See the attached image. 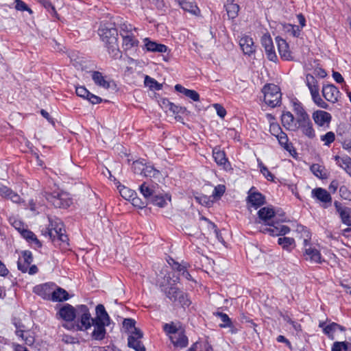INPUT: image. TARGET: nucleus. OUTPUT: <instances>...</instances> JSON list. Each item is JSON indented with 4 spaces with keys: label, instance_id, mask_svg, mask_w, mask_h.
<instances>
[{
    "label": "nucleus",
    "instance_id": "58836bf2",
    "mask_svg": "<svg viewBox=\"0 0 351 351\" xmlns=\"http://www.w3.org/2000/svg\"><path fill=\"white\" fill-rule=\"evenodd\" d=\"M334 159L336 161L337 164L346 171L348 169L349 170V168L351 167V158L348 156H345L343 157L335 156L334 157Z\"/></svg>",
    "mask_w": 351,
    "mask_h": 351
},
{
    "label": "nucleus",
    "instance_id": "39448f33",
    "mask_svg": "<svg viewBox=\"0 0 351 351\" xmlns=\"http://www.w3.org/2000/svg\"><path fill=\"white\" fill-rule=\"evenodd\" d=\"M263 93H264V101L267 106L274 108L281 104L282 93L277 85L274 84L265 85Z\"/></svg>",
    "mask_w": 351,
    "mask_h": 351
},
{
    "label": "nucleus",
    "instance_id": "20e7f679",
    "mask_svg": "<svg viewBox=\"0 0 351 351\" xmlns=\"http://www.w3.org/2000/svg\"><path fill=\"white\" fill-rule=\"evenodd\" d=\"M306 84L309 89L314 104L321 108L328 109L329 105L319 95L318 82L313 75L308 73L306 75Z\"/></svg>",
    "mask_w": 351,
    "mask_h": 351
},
{
    "label": "nucleus",
    "instance_id": "412c9836",
    "mask_svg": "<svg viewBox=\"0 0 351 351\" xmlns=\"http://www.w3.org/2000/svg\"><path fill=\"white\" fill-rule=\"evenodd\" d=\"M315 123L319 126H324L326 123L328 124L331 120L330 113L323 110H316L312 116Z\"/></svg>",
    "mask_w": 351,
    "mask_h": 351
},
{
    "label": "nucleus",
    "instance_id": "f257e3e1",
    "mask_svg": "<svg viewBox=\"0 0 351 351\" xmlns=\"http://www.w3.org/2000/svg\"><path fill=\"white\" fill-rule=\"evenodd\" d=\"M57 315L67 322H73L77 319V323L76 324H72L71 326L67 324H63V327L66 329L84 331L90 326L88 320L90 318V313L86 305L81 304L74 307L66 303L59 309Z\"/></svg>",
    "mask_w": 351,
    "mask_h": 351
},
{
    "label": "nucleus",
    "instance_id": "a211bd4d",
    "mask_svg": "<svg viewBox=\"0 0 351 351\" xmlns=\"http://www.w3.org/2000/svg\"><path fill=\"white\" fill-rule=\"evenodd\" d=\"M95 314V317L94 318L92 317V321L101 324L104 323L108 326L110 324V317L103 304H99L96 306Z\"/></svg>",
    "mask_w": 351,
    "mask_h": 351
},
{
    "label": "nucleus",
    "instance_id": "393cba45",
    "mask_svg": "<svg viewBox=\"0 0 351 351\" xmlns=\"http://www.w3.org/2000/svg\"><path fill=\"white\" fill-rule=\"evenodd\" d=\"M282 125L287 130L295 132V118L290 112H283L281 117Z\"/></svg>",
    "mask_w": 351,
    "mask_h": 351
},
{
    "label": "nucleus",
    "instance_id": "0eeeda50",
    "mask_svg": "<svg viewBox=\"0 0 351 351\" xmlns=\"http://www.w3.org/2000/svg\"><path fill=\"white\" fill-rule=\"evenodd\" d=\"M295 131L300 130L302 134L308 138L315 137V132L309 116L295 119Z\"/></svg>",
    "mask_w": 351,
    "mask_h": 351
},
{
    "label": "nucleus",
    "instance_id": "7ed1b4c3",
    "mask_svg": "<svg viewBox=\"0 0 351 351\" xmlns=\"http://www.w3.org/2000/svg\"><path fill=\"white\" fill-rule=\"evenodd\" d=\"M47 234L55 245H62L64 247L69 245L68 236L60 220L54 222L50 221Z\"/></svg>",
    "mask_w": 351,
    "mask_h": 351
},
{
    "label": "nucleus",
    "instance_id": "4d7b16f0",
    "mask_svg": "<svg viewBox=\"0 0 351 351\" xmlns=\"http://www.w3.org/2000/svg\"><path fill=\"white\" fill-rule=\"evenodd\" d=\"M321 140L324 142L325 145H329L335 140V135L332 132H328L321 136Z\"/></svg>",
    "mask_w": 351,
    "mask_h": 351
},
{
    "label": "nucleus",
    "instance_id": "ddd939ff",
    "mask_svg": "<svg viewBox=\"0 0 351 351\" xmlns=\"http://www.w3.org/2000/svg\"><path fill=\"white\" fill-rule=\"evenodd\" d=\"M312 197L323 203V207L326 208L331 205L332 197L324 189L316 188L312 190Z\"/></svg>",
    "mask_w": 351,
    "mask_h": 351
},
{
    "label": "nucleus",
    "instance_id": "e433bc0d",
    "mask_svg": "<svg viewBox=\"0 0 351 351\" xmlns=\"http://www.w3.org/2000/svg\"><path fill=\"white\" fill-rule=\"evenodd\" d=\"M143 176L145 178H154L159 180L161 173L153 166L146 165Z\"/></svg>",
    "mask_w": 351,
    "mask_h": 351
},
{
    "label": "nucleus",
    "instance_id": "bf43d9fd",
    "mask_svg": "<svg viewBox=\"0 0 351 351\" xmlns=\"http://www.w3.org/2000/svg\"><path fill=\"white\" fill-rule=\"evenodd\" d=\"M15 8L17 10L27 11L30 14L32 13V10L22 0H15Z\"/></svg>",
    "mask_w": 351,
    "mask_h": 351
},
{
    "label": "nucleus",
    "instance_id": "052dcab7",
    "mask_svg": "<svg viewBox=\"0 0 351 351\" xmlns=\"http://www.w3.org/2000/svg\"><path fill=\"white\" fill-rule=\"evenodd\" d=\"M58 197H59L60 203L62 204V208H68L71 205V201L69 198L67 197L66 194L58 192Z\"/></svg>",
    "mask_w": 351,
    "mask_h": 351
},
{
    "label": "nucleus",
    "instance_id": "bb28decb",
    "mask_svg": "<svg viewBox=\"0 0 351 351\" xmlns=\"http://www.w3.org/2000/svg\"><path fill=\"white\" fill-rule=\"evenodd\" d=\"M21 235L29 243H34L36 247H41L42 243L37 239L36 234L29 230L23 229Z\"/></svg>",
    "mask_w": 351,
    "mask_h": 351
},
{
    "label": "nucleus",
    "instance_id": "e2e57ef3",
    "mask_svg": "<svg viewBox=\"0 0 351 351\" xmlns=\"http://www.w3.org/2000/svg\"><path fill=\"white\" fill-rule=\"evenodd\" d=\"M75 92L77 96L86 99L90 93L89 90H87L84 86L76 87Z\"/></svg>",
    "mask_w": 351,
    "mask_h": 351
},
{
    "label": "nucleus",
    "instance_id": "09e8293b",
    "mask_svg": "<svg viewBox=\"0 0 351 351\" xmlns=\"http://www.w3.org/2000/svg\"><path fill=\"white\" fill-rule=\"evenodd\" d=\"M119 193L124 199L129 201H131L133 197L136 195L134 191H132L125 186H122L119 190Z\"/></svg>",
    "mask_w": 351,
    "mask_h": 351
},
{
    "label": "nucleus",
    "instance_id": "3c124183",
    "mask_svg": "<svg viewBox=\"0 0 351 351\" xmlns=\"http://www.w3.org/2000/svg\"><path fill=\"white\" fill-rule=\"evenodd\" d=\"M163 330L167 334H171L173 335H175L176 334L180 332L179 328L174 324L173 322L165 324L163 326Z\"/></svg>",
    "mask_w": 351,
    "mask_h": 351
},
{
    "label": "nucleus",
    "instance_id": "c9c22d12",
    "mask_svg": "<svg viewBox=\"0 0 351 351\" xmlns=\"http://www.w3.org/2000/svg\"><path fill=\"white\" fill-rule=\"evenodd\" d=\"M213 315L217 317H219L223 322L222 324H219L220 328H233V324L226 313L217 311L214 312Z\"/></svg>",
    "mask_w": 351,
    "mask_h": 351
},
{
    "label": "nucleus",
    "instance_id": "473e14b6",
    "mask_svg": "<svg viewBox=\"0 0 351 351\" xmlns=\"http://www.w3.org/2000/svg\"><path fill=\"white\" fill-rule=\"evenodd\" d=\"M310 169L316 177L320 179H326L328 178L325 167L319 164L312 165Z\"/></svg>",
    "mask_w": 351,
    "mask_h": 351
},
{
    "label": "nucleus",
    "instance_id": "2f4dec72",
    "mask_svg": "<svg viewBox=\"0 0 351 351\" xmlns=\"http://www.w3.org/2000/svg\"><path fill=\"white\" fill-rule=\"evenodd\" d=\"M337 330L343 332L346 330V328L335 322H332L324 328V334L329 338L333 339V333Z\"/></svg>",
    "mask_w": 351,
    "mask_h": 351
},
{
    "label": "nucleus",
    "instance_id": "13d9d810",
    "mask_svg": "<svg viewBox=\"0 0 351 351\" xmlns=\"http://www.w3.org/2000/svg\"><path fill=\"white\" fill-rule=\"evenodd\" d=\"M171 263L169 262V263L171 265L172 269L179 273H180L184 267H189V264L186 263H179L173 259H171Z\"/></svg>",
    "mask_w": 351,
    "mask_h": 351
},
{
    "label": "nucleus",
    "instance_id": "4c0bfd02",
    "mask_svg": "<svg viewBox=\"0 0 351 351\" xmlns=\"http://www.w3.org/2000/svg\"><path fill=\"white\" fill-rule=\"evenodd\" d=\"M144 84L145 86L149 88L152 90H160L162 88V84L158 82L154 78L145 75L144 80Z\"/></svg>",
    "mask_w": 351,
    "mask_h": 351
},
{
    "label": "nucleus",
    "instance_id": "0e129e2a",
    "mask_svg": "<svg viewBox=\"0 0 351 351\" xmlns=\"http://www.w3.org/2000/svg\"><path fill=\"white\" fill-rule=\"evenodd\" d=\"M169 110L172 112L173 114H184L186 111V108L185 107L176 106L172 103Z\"/></svg>",
    "mask_w": 351,
    "mask_h": 351
},
{
    "label": "nucleus",
    "instance_id": "6e6552de",
    "mask_svg": "<svg viewBox=\"0 0 351 351\" xmlns=\"http://www.w3.org/2000/svg\"><path fill=\"white\" fill-rule=\"evenodd\" d=\"M89 327L84 330H87L90 329L91 326H93V330L90 333V338L93 341H102L105 339L106 335L107 334L106 327L108 326L104 323H99L97 322L92 321V317L90 316V319L88 320Z\"/></svg>",
    "mask_w": 351,
    "mask_h": 351
},
{
    "label": "nucleus",
    "instance_id": "79ce46f5",
    "mask_svg": "<svg viewBox=\"0 0 351 351\" xmlns=\"http://www.w3.org/2000/svg\"><path fill=\"white\" fill-rule=\"evenodd\" d=\"M120 35L123 36L125 35H131L136 32L137 29L133 27L130 23L124 22L120 25Z\"/></svg>",
    "mask_w": 351,
    "mask_h": 351
},
{
    "label": "nucleus",
    "instance_id": "338daca9",
    "mask_svg": "<svg viewBox=\"0 0 351 351\" xmlns=\"http://www.w3.org/2000/svg\"><path fill=\"white\" fill-rule=\"evenodd\" d=\"M213 107L216 110L217 114L221 118H224L226 115V109L219 104H213Z\"/></svg>",
    "mask_w": 351,
    "mask_h": 351
},
{
    "label": "nucleus",
    "instance_id": "5fc2aeb1",
    "mask_svg": "<svg viewBox=\"0 0 351 351\" xmlns=\"http://www.w3.org/2000/svg\"><path fill=\"white\" fill-rule=\"evenodd\" d=\"M154 205L158 206L159 207H164L165 206L166 200L162 196L155 195L153 196L149 200Z\"/></svg>",
    "mask_w": 351,
    "mask_h": 351
},
{
    "label": "nucleus",
    "instance_id": "aec40b11",
    "mask_svg": "<svg viewBox=\"0 0 351 351\" xmlns=\"http://www.w3.org/2000/svg\"><path fill=\"white\" fill-rule=\"evenodd\" d=\"M239 45L245 54L250 56L256 51L253 39L247 36H243L240 39Z\"/></svg>",
    "mask_w": 351,
    "mask_h": 351
},
{
    "label": "nucleus",
    "instance_id": "864d4df0",
    "mask_svg": "<svg viewBox=\"0 0 351 351\" xmlns=\"http://www.w3.org/2000/svg\"><path fill=\"white\" fill-rule=\"evenodd\" d=\"M259 167L261 172L265 176V178L269 181H274V176L269 171L267 167H265L262 162L259 163Z\"/></svg>",
    "mask_w": 351,
    "mask_h": 351
},
{
    "label": "nucleus",
    "instance_id": "6ab92c4d",
    "mask_svg": "<svg viewBox=\"0 0 351 351\" xmlns=\"http://www.w3.org/2000/svg\"><path fill=\"white\" fill-rule=\"evenodd\" d=\"M179 6L185 12H188L195 16L200 14V10L193 0H174Z\"/></svg>",
    "mask_w": 351,
    "mask_h": 351
},
{
    "label": "nucleus",
    "instance_id": "1a4fd4ad",
    "mask_svg": "<svg viewBox=\"0 0 351 351\" xmlns=\"http://www.w3.org/2000/svg\"><path fill=\"white\" fill-rule=\"evenodd\" d=\"M304 252L303 256L306 261L311 263H322L324 260L320 252L315 247H313L307 239L304 240Z\"/></svg>",
    "mask_w": 351,
    "mask_h": 351
},
{
    "label": "nucleus",
    "instance_id": "cd10ccee",
    "mask_svg": "<svg viewBox=\"0 0 351 351\" xmlns=\"http://www.w3.org/2000/svg\"><path fill=\"white\" fill-rule=\"evenodd\" d=\"M69 298L68 292L61 287H58L51 293V300L53 302L66 301Z\"/></svg>",
    "mask_w": 351,
    "mask_h": 351
},
{
    "label": "nucleus",
    "instance_id": "603ef678",
    "mask_svg": "<svg viewBox=\"0 0 351 351\" xmlns=\"http://www.w3.org/2000/svg\"><path fill=\"white\" fill-rule=\"evenodd\" d=\"M146 164L138 160H136L132 164V169L135 173L143 175Z\"/></svg>",
    "mask_w": 351,
    "mask_h": 351
},
{
    "label": "nucleus",
    "instance_id": "9d476101",
    "mask_svg": "<svg viewBox=\"0 0 351 351\" xmlns=\"http://www.w3.org/2000/svg\"><path fill=\"white\" fill-rule=\"evenodd\" d=\"M143 337V332L142 330H136V332H132L128 336V346L135 351H146V348L141 341Z\"/></svg>",
    "mask_w": 351,
    "mask_h": 351
},
{
    "label": "nucleus",
    "instance_id": "c03bdc74",
    "mask_svg": "<svg viewBox=\"0 0 351 351\" xmlns=\"http://www.w3.org/2000/svg\"><path fill=\"white\" fill-rule=\"evenodd\" d=\"M47 200L53 205L56 208H62V204L60 203L58 192H53V193H47Z\"/></svg>",
    "mask_w": 351,
    "mask_h": 351
},
{
    "label": "nucleus",
    "instance_id": "a19ab883",
    "mask_svg": "<svg viewBox=\"0 0 351 351\" xmlns=\"http://www.w3.org/2000/svg\"><path fill=\"white\" fill-rule=\"evenodd\" d=\"M279 144L287 152L291 153L293 146L291 143H289V138L286 133L282 132L279 136L276 137Z\"/></svg>",
    "mask_w": 351,
    "mask_h": 351
},
{
    "label": "nucleus",
    "instance_id": "680f3d73",
    "mask_svg": "<svg viewBox=\"0 0 351 351\" xmlns=\"http://www.w3.org/2000/svg\"><path fill=\"white\" fill-rule=\"evenodd\" d=\"M270 133L277 137L282 133L283 131L282 130L280 125L277 123H271L269 127Z\"/></svg>",
    "mask_w": 351,
    "mask_h": 351
},
{
    "label": "nucleus",
    "instance_id": "f03ea898",
    "mask_svg": "<svg viewBox=\"0 0 351 351\" xmlns=\"http://www.w3.org/2000/svg\"><path fill=\"white\" fill-rule=\"evenodd\" d=\"M98 34L102 41L106 44L108 52H115L114 56L120 53L118 46V30L115 27L114 23H101L98 29Z\"/></svg>",
    "mask_w": 351,
    "mask_h": 351
},
{
    "label": "nucleus",
    "instance_id": "b1692460",
    "mask_svg": "<svg viewBox=\"0 0 351 351\" xmlns=\"http://www.w3.org/2000/svg\"><path fill=\"white\" fill-rule=\"evenodd\" d=\"M170 339L174 346L183 348L187 346L189 341L184 331H180L175 335L170 337Z\"/></svg>",
    "mask_w": 351,
    "mask_h": 351
},
{
    "label": "nucleus",
    "instance_id": "c85d7f7f",
    "mask_svg": "<svg viewBox=\"0 0 351 351\" xmlns=\"http://www.w3.org/2000/svg\"><path fill=\"white\" fill-rule=\"evenodd\" d=\"M91 76L96 85L106 89L110 88V82L106 80L104 76L101 72L93 71Z\"/></svg>",
    "mask_w": 351,
    "mask_h": 351
},
{
    "label": "nucleus",
    "instance_id": "774afa93",
    "mask_svg": "<svg viewBox=\"0 0 351 351\" xmlns=\"http://www.w3.org/2000/svg\"><path fill=\"white\" fill-rule=\"evenodd\" d=\"M185 96L190 98L191 99H192L194 101H197L199 100V93L194 90L189 89L188 91H186Z\"/></svg>",
    "mask_w": 351,
    "mask_h": 351
},
{
    "label": "nucleus",
    "instance_id": "f3484780",
    "mask_svg": "<svg viewBox=\"0 0 351 351\" xmlns=\"http://www.w3.org/2000/svg\"><path fill=\"white\" fill-rule=\"evenodd\" d=\"M213 156L215 161L219 166H222L226 171L232 169L230 162L226 158V154L223 151L215 148L213 151Z\"/></svg>",
    "mask_w": 351,
    "mask_h": 351
},
{
    "label": "nucleus",
    "instance_id": "423d86ee",
    "mask_svg": "<svg viewBox=\"0 0 351 351\" xmlns=\"http://www.w3.org/2000/svg\"><path fill=\"white\" fill-rule=\"evenodd\" d=\"M167 298L174 303H178L182 306H189L191 304L187 294L180 290L174 285L168 286L162 289Z\"/></svg>",
    "mask_w": 351,
    "mask_h": 351
},
{
    "label": "nucleus",
    "instance_id": "4468645a",
    "mask_svg": "<svg viewBox=\"0 0 351 351\" xmlns=\"http://www.w3.org/2000/svg\"><path fill=\"white\" fill-rule=\"evenodd\" d=\"M254 187H252L248 191V195L247 197V204H250L252 207L258 208L265 204V197L260 192L254 191Z\"/></svg>",
    "mask_w": 351,
    "mask_h": 351
},
{
    "label": "nucleus",
    "instance_id": "4be33fe9",
    "mask_svg": "<svg viewBox=\"0 0 351 351\" xmlns=\"http://www.w3.org/2000/svg\"><path fill=\"white\" fill-rule=\"evenodd\" d=\"M258 218L263 223H267L274 220L276 217L275 212L271 207H263L258 212Z\"/></svg>",
    "mask_w": 351,
    "mask_h": 351
},
{
    "label": "nucleus",
    "instance_id": "f704fd0d",
    "mask_svg": "<svg viewBox=\"0 0 351 351\" xmlns=\"http://www.w3.org/2000/svg\"><path fill=\"white\" fill-rule=\"evenodd\" d=\"M267 226L263 228L261 231L264 234H268L270 236L276 237L278 236V229L277 222L274 220H272L271 222L265 223Z\"/></svg>",
    "mask_w": 351,
    "mask_h": 351
},
{
    "label": "nucleus",
    "instance_id": "f8f14e48",
    "mask_svg": "<svg viewBox=\"0 0 351 351\" xmlns=\"http://www.w3.org/2000/svg\"><path fill=\"white\" fill-rule=\"evenodd\" d=\"M322 95L329 102L335 104L338 101L340 92L333 84L324 85L322 90Z\"/></svg>",
    "mask_w": 351,
    "mask_h": 351
},
{
    "label": "nucleus",
    "instance_id": "dca6fc26",
    "mask_svg": "<svg viewBox=\"0 0 351 351\" xmlns=\"http://www.w3.org/2000/svg\"><path fill=\"white\" fill-rule=\"evenodd\" d=\"M276 42L278 45V52L281 58L284 60H292L293 56L287 41L281 37L277 36L276 37Z\"/></svg>",
    "mask_w": 351,
    "mask_h": 351
},
{
    "label": "nucleus",
    "instance_id": "6e6d98bb",
    "mask_svg": "<svg viewBox=\"0 0 351 351\" xmlns=\"http://www.w3.org/2000/svg\"><path fill=\"white\" fill-rule=\"evenodd\" d=\"M226 191V186L223 184H219L215 187L212 196L215 198L219 199L223 195Z\"/></svg>",
    "mask_w": 351,
    "mask_h": 351
},
{
    "label": "nucleus",
    "instance_id": "37998d69",
    "mask_svg": "<svg viewBox=\"0 0 351 351\" xmlns=\"http://www.w3.org/2000/svg\"><path fill=\"white\" fill-rule=\"evenodd\" d=\"M293 111L296 116L295 119H299L309 116L304 108L302 104L298 101L293 103Z\"/></svg>",
    "mask_w": 351,
    "mask_h": 351
},
{
    "label": "nucleus",
    "instance_id": "de8ad7c7",
    "mask_svg": "<svg viewBox=\"0 0 351 351\" xmlns=\"http://www.w3.org/2000/svg\"><path fill=\"white\" fill-rule=\"evenodd\" d=\"M139 190L142 195L147 200H149L154 195V191L146 184V182H143L140 186Z\"/></svg>",
    "mask_w": 351,
    "mask_h": 351
},
{
    "label": "nucleus",
    "instance_id": "a18cd8bd",
    "mask_svg": "<svg viewBox=\"0 0 351 351\" xmlns=\"http://www.w3.org/2000/svg\"><path fill=\"white\" fill-rule=\"evenodd\" d=\"M332 351H351V343L346 341L335 342Z\"/></svg>",
    "mask_w": 351,
    "mask_h": 351
},
{
    "label": "nucleus",
    "instance_id": "ea45409f",
    "mask_svg": "<svg viewBox=\"0 0 351 351\" xmlns=\"http://www.w3.org/2000/svg\"><path fill=\"white\" fill-rule=\"evenodd\" d=\"M227 15L229 19H235L239 10V6L237 3H230L225 5Z\"/></svg>",
    "mask_w": 351,
    "mask_h": 351
},
{
    "label": "nucleus",
    "instance_id": "49530a36",
    "mask_svg": "<svg viewBox=\"0 0 351 351\" xmlns=\"http://www.w3.org/2000/svg\"><path fill=\"white\" fill-rule=\"evenodd\" d=\"M136 321L132 318H125L123 322V326L129 332L130 335L136 332V330H141L135 326Z\"/></svg>",
    "mask_w": 351,
    "mask_h": 351
},
{
    "label": "nucleus",
    "instance_id": "c756f323",
    "mask_svg": "<svg viewBox=\"0 0 351 351\" xmlns=\"http://www.w3.org/2000/svg\"><path fill=\"white\" fill-rule=\"evenodd\" d=\"M123 38V47L125 50L132 49L138 45V40L136 38L134 34L121 36Z\"/></svg>",
    "mask_w": 351,
    "mask_h": 351
},
{
    "label": "nucleus",
    "instance_id": "7c9ffc66",
    "mask_svg": "<svg viewBox=\"0 0 351 351\" xmlns=\"http://www.w3.org/2000/svg\"><path fill=\"white\" fill-rule=\"evenodd\" d=\"M280 28L285 33L290 34L294 37H298L301 31L299 26L290 23H281Z\"/></svg>",
    "mask_w": 351,
    "mask_h": 351
},
{
    "label": "nucleus",
    "instance_id": "2eb2a0df",
    "mask_svg": "<svg viewBox=\"0 0 351 351\" xmlns=\"http://www.w3.org/2000/svg\"><path fill=\"white\" fill-rule=\"evenodd\" d=\"M334 205L339 215L341 221L348 226H351V208L343 206L338 201H335Z\"/></svg>",
    "mask_w": 351,
    "mask_h": 351
},
{
    "label": "nucleus",
    "instance_id": "a878e982",
    "mask_svg": "<svg viewBox=\"0 0 351 351\" xmlns=\"http://www.w3.org/2000/svg\"><path fill=\"white\" fill-rule=\"evenodd\" d=\"M49 284L45 283L43 285H37L34 287V292L40 295L44 298H51L52 288Z\"/></svg>",
    "mask_w": 351,
    "mask_h": 351
},
{
    "label": "nucleus",
    "instance_id": "8fccbe9b",
    "mask_svg": "<svg viewBox=\"0 0 351 351\" xmlns=\"http://www.w3.org/2000/svg\"><path fill=\"white\" fill-rule=\"evenodd\" d=\"M343 148L346 150H351V129L344 132V138L342 142Z\"/></svg>",
    "mask_w": 351,
    "mask_h": 351
},
{
    "label": "nucleus",
    "instance_id": "69168bd1",
    "mask_svg": "<svg viewBox=\"0 0 351 351\" xmlns=\"http://www.w3.org/2000/svg\"><path fill=\"white\" fill-rule=\"evenodd\" d=\"M339 193L341 197L345 199H351V192L348 189L346 186H341L339 189Z\"/></svg>",
    "mask_w": 351,
    "mask_h": 351
},
{
    "label": "nucleus",
    "instance_id": "72a5a7b5",
    "mask_svg": "<svg viewBox=\"0 0 351 351\" xmlns=\"http://www.w3.org/2000/svg\"><path fill=\"white\" fill-rule=\"evenodd\" d=\"M278 243L288 252H291L292 249L295 247V240L291 237H280L278 239Z\"/></svg>",
    "mask_w": 351,
    "mask_h": 351
},
{
    "label": "nucleus",
    "instance_id": "5701e85b",
    "mask_svg": "<svg viewBox=\"0 0 351 351\" xmlns=\"http://www.w3.org/2000/svg\"><path fill=\"white\" fill-rule=\"evenodd\" d=\"M144 43L145 47L148 51L165 53L168 49L166 45L152 41L148 38L144 39Z\"/></svg>",
    "mask_w": 351,
    "mask_h": 351
},
{
    "label": "nucleus",
    "instance_id": "9b49d317",
    "mask_svg": "<svg viewBox=\"0 0 351 351\" xmlns=\"http://www.w3.org/2000/svg\"><path fill=\"white\" fill-rule=\"evenodd\" d=\"M261 45L264 47L267 58L272 62L278 60L274 50V46L271 36L269 34H265L261 39Z\"/></svg>",
    "mask_w": 351,
    "mask_h": 351
}]
</instances>
